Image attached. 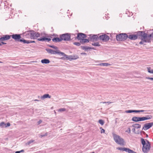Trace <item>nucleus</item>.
<instances>
[{
	"label": "nucleus",
	"mask_w": 153,
	"mask_h": 153,
	"mask_svg": "<svg viewBox=\"0 0 153 153\" xmlns=\"http://www.w3.org/2000/svg\"><path fill=\"white\" fill-rule=\"evenodd\" d=\"M135 33L137 36V39L138 38L140 39H143L145 42H147L149 43L151 42L152 35H149L143 31H139L136 32Z\"/></svg>",
	"instance_id": "f257e3e1"
},
{
	"label": "nucleus",
	"mask_w": 153,
	"mask_h": 153,
	"mask_svg": "<svg viewBox=\"0 0 153 153\" xmlns=\"http://www.w3.org/2000/svg\"><path fill=\"white\" fill-rule=\"evenodd\" d=\"M112 135L114 139L117 143L121 146L125 145V141L121 137L119 136L114 133H112Z\"/></svg>",
	"instance_id": "f03ea898"
},
{
	"label": "nucleus",
	"mask_w": 153,
	"mask_h": 153,
	"mask_svg": "<svg viewBox=\"0 0 153 153\" xmlns=\"http://www.w3.org/2000/svg\"><path fill=\"white\" fill-rule=\"evenodd\" d=\"M26 36L28 35L31 39H36L40 36V34L33 30L29 31L26 33Z\"/></svg>",
	"instance_id": "7ed1b4c3"
},
{
	"label": "nucleus",
	"mask_w": 153,
	"mask_h": 153,
	"mask_svg": "<svg viewBox=\"0 0 153 153\" xmlns=\"http://www.w3.org/2000/svg\"><path fill=\"white\" fill-rule=\"evenodd\" d=\"M128 34L126 33H121L117 34L116 39L117 41H123L127 39Z\"/></svg>",
	"instance_id": "20e7f679"
},
{
	"label": "nucleus",
	"mask_w": 153,
	"mask_h": 153,
	"mask_svg": "<svg viewBox=\"0 0 153 153\" xmlns=\"http://www.w3.org/2000/svg\"><path fill=\"white\" fill-rule=\"evenodd\" d=\"M141 143L143 145L142 150L144 153H147L150 150V144H146L144 139L142 138L141 139Z\"/></svg>",
	"instance_id": "39448f33"
},
{
	"label": "nucleus",
	"mask_w": 153,
	"mask_h": 153,
	"mask_svg": "<svg viewBox=\"0 0 153 153\" xmlns=\"http://www.w3.org/2000/svg\"><path fill=\"white\" fill-rule=\"evenodd\" d=\"M71 34L69 33H66L60 35V38L61 39L62 41H69L71 40Z\"/></svg>",
	"instance_id": "423d86ee"
},
{
	"label": "nucleus",
	"mask_w": 153,
	"mask_h": 153,
	"mask_svg": "<svg viewBox=\"0 0 153 153\" xmlns=\"http://www.w3.org/2000/svg\"><path fill=\"white\" fill-rule=\"evenodd\" d=\"M99 38L103 42H106L109 40V37L108 36L104 34L100 36Z\"/></svg>",
	"instance_id": "0eeeda50"
},
{
	"label": "nucleus",
	"mask_w": 153,
	"mask_h": 153,
	"mask_svg": "<svg viewBox=\"0 0 153 153\" xmlns=\"http://www.w3.org/2000/svg\"><path fill=\"white\" fill-rule=\"evenodd\" d=\"M153 126V122H151L150 123H145L143 127L142 130H146L151 127Z\"/></svg>",
	"instance_id": "6e6552de"
},
{
	"label": "nucleus",
	"mask_w": 153,
	"mask_h": 153,
	"mask_svg": "<svg viewBox=\"0 0 153 153\" xmlns=\"http://www.w3.org/2000/svg\"><path fill=\"white\" fill-rule=\"evenodd\" d=\"M86 37V35L82 33H78L76 38L78 40H81L85 38Z\"/></svg>",
	"instance_id": "1a4fd4ad"
},
{
	"label": "nucleus",
	"mask_w": 153,
	"mask_h": 153,
	"mask_svg": "<svg viewBox=\"0 0 153 153\" xmlns=\"http://www.w3.org/2000/svg\"><path fill=\"white\" fill-rule=\"evenodd\" d=\"M89 38H90V41L92 42L97 41L99 38V37L97 35H94L93 36L90 35Z\"/></svg>",
	"instance_id": "9d476101"
},
{
	"label": "nucleus",
	"mask_w": 153,
	"mask_h": 153,
	"mask_svg": "<svg viewBox=\"0 0 153 153\" xmlns=\"http://www.w3.org/2000/svg\"><path fill=\"white\" fill-rule=\"evenodd\" d=\"M128 38L131 40H135L137 39V36L135 33V34H130L128 33Z\"/></svg>",
	"instance_id": "9b49d317"
},
{
	"label": "nucleus",
	"mask_w": 153,
	"mask_h": 153,
	"mask_svg": "<svg viewBox=\"0 0 153 153\" xmlns=\"http://www.w3.org/2000/svg\"><path fill=\"white\" fill-rule=\"evenodd\" d=\"M51 39L50 38H47L46 37H44L42 38H38L37 39V40L39 41H40L42 42L45 41H47L48 42H49L51 40Z\"/></svg>",
	"instance_id": "f8f14e48"
},
{
	"label": "nucleus",
	"mask_w": 153,
	"mask_h": 153,
	"mask_svg": "<svg viewBox=\"0 0 153 153\" xmlns=\"http://www.w3.org/2000/svg\"><path fill=\"white\" fill-rule=\"evenodd\" d=\"M10 124L8 123L7 124L5 123L4 122H2L0 123V127L2 128L7 127L10 126Z\"/></svg>",
	"instance_id": "ddd939ff"
},
{
	"label": "nucleus",
	"mask_w": 153,
	"mask_h": 153,
	"mask_svg": "<svg viewBox=\"0 0 153 153\" xmlns=\"http://www.w3.org/2000/svg\"><path fill=\"white\" fill-rule=\"evenodd\" d=\"M46 50L48 53L51 54H57V50H56V51H54L51 49H46Z\"/></svg>",
	"instance_id": "4468645a"
},
{
	"label": "nucleus",
	"mask_w": 153,
	"mask_h": 153,
	"mask_svg": "<svg viewBox=\"0 0 153 153\" xmlns=\"http://www.w3.org/2000/svg\"><path fill=\"white\" fill-rule=\"evenodd\" d=\"M11 37L15 41H19V34H15L11 35Z\"/></svg>",
	"instance_id": "2eb2a0df"
},
{
	"label": "nucleus",
	"mask_w": 153,
	"mask_h": 153,
	"mask_svg": "<svg viewBox=\"0 0 153 153\" xmlns=\"http://www.w3.org/2000/svg\"><path fill=\"white\" fill-rule=\"evenodd\" d=\"M57 54L59 55L63 56L65 58H67L68 57L67 55L65 54L64 53L61 52L59 50H57Z\"/></svg>",
	"instance_id": "dca6fc26"
},
{
	"label": "nucleus",
	"mask_w": 153,
	"mask_h": 153,
	"mask_svg": "<svg viewBox=\"0 0 153 153\" xmlns=\"http://www.w3.org/2000/svg\"><path fill=\"white\" fill-rule=\"evenodd\" d=\"M52 41L54 42H60L62 41L61 38L55 37L52 39Z\"/></svg>",
	"instance_id": "f3484780"
},
{
	"label": "nucleus",
	"mask_w": 153,
	"mask_h": 153,
	"mask_svg": "<svg viewBox=\"0 0 153 153\" xmlns=\"http://www.w3.org/2000/svg\"><path fill=\"white\" fill-rule=\"evenodd\" d=\"M48 98H51V96L48 94H45L41 97V99L43 100Z\"/></svg>",
	"instance_id": "a211bd4d"
},
{
	"label": "nucleus",
	"mask_w": 153,
	"mask_h": 153,
	"mask_svg": "<svg viewBox=\"0 0 153 153\" xmlns=\"http://www.w3.org/2000/svg\"><path fill=\"white\" fill-rule=\"evenodd\" d=\"M89 41H90V39L89 40L88 39H82V40L80 41V42L81 44H83L85 43H88L89 42Z\"/></svg>",
	"instance_id": "6ab92c4d"
},
{
	"label": "nucleus",
	"mask_w": 153,
	"mask_h": 153,
	"mask_svg": "<svg viewBox=\"0 0 153 153\" xmlns=\"http://www.w3.org/2000/svg\"><path fill=\"white\" fill-rule=\"evenodd\" d=\"M131 120L135 122L140 121V117H134L132 118Z\"/></svg>",
	"instance_id": "aec40b11"
},
{
	"label": "nucleus",
	"mask_w": 153,
	"mask_h": 153,
	"mask_svg": "<svg viewBox=\"0 0 153 153\" xmlns=\"http://www.w3.org/2000/svg\"><path fill=\"white\" fill-rule=\"evenodd\" d=\"M41 62L43 64H48L50 62V61L48 59H45L42 60Z\"/></svg>",
	"instance_id": "412c9836"
},
{
	"label": "nucleus",
	"mask_w": 153,
	"mask_h": 153,
	"mask_svg": "<svg viewBox=\"0 0 153 153\" xmlns=\"http://www.w3.org/2000/svg\"><path fill=\"white\" fill-rule=\"evenodd\" d=\"M20 42H22L24 44H29L30 43V40H25L24 39H20Z\"/></svg>",
	"instance_id": "4be33fe9"
},
{
	"label": "nucleus",
	"mask_w": 153,
	"mask_h": 153,
	"mask_svg": "<svg viewBox=\"0 0 153 153\" xmlns=\"http://www.w3.org/2000/svg\"><path fill=\"white\" fill-rule=\"evenodd\" d=\"M97 65H100V66H108L111 65L110 64L105 63H102L100 64H98Z\"/></svg>",
	"instance_id": "5701e85b"
},
{
	"label": "nucleus",
	"mask_w": 153,
	"mask_h": 153,
	"mask_svg": "<svg viewBox=\"0 0 153 153\" xmlns=\"http://www.w3.org/2000/svg\"><path fill=\"white\" fill-rule=\"evenodd\" d=\"M132 126L136 128H140L141 126L139 124H135L133 125Z\"/></svg>",
	"instance_id": "b1692460"
},
{
	"label": "nucleus",
	"mask_w": 153,
	"mask_h": 153,
	"mask_svg": "<svg viewBox=\"0 0 153 153\" xmlns=\"http://www.w3.org/2000/svg\"><path fill=\"white\" fill-rule=\"evenodd\" d=\"M81 48L83 50H88L89 49H94L93 48H91L88 47H86L84 46H81Z\"/></svg>",
	"instance_id": "393cba45"
},
{
	"label": "nucleus",
	"mask_w": 153,
	"mask_h": 153,
	"mask_svg": "<svg viewBox=\"0 0 153 153\" xmlns=\"http://www.w3.org/2000/svg\"><path fill=\"white\" fill-rule=\"evenodd\" d=\"M3 36L6 40L9 39L11 37V35H6Z\"/></svg>",
	"instance_id": "a878e982"
},
{
	"label": "nucleus",
	"mask_w": 153,
	"mask_h": 153,
	"mask_svg": "<svg viewBox=\"0 0 153 153\" xmlns=\"http://www.w3.org/2000/svg\"><path fill=\"white\" fill-rule=\"evenodd\" d=\"M98 122L102 126L104 124V121L101 119L99 120L98 121Z\"/></svg>",
	"instance_id": "bb28decb"
},
{
	"label": "nucleus",
	"mask_w": 153,
	"mask_h": 153,
	"mask_svg": "<svg viewBox=\"0 0 153 153\" xmlns=\"http://www.w3.org/2000/svg\"><path fill=\"white\" fill-rule=\"evenodd\" d=\"M67 58H65L67 59H69L70 60H74V59H72V56H68Z\"/></svg>",
	"instance_id": "cd10ccee"
},
{
	"label": "nucleus",
	"mask_w": 153,
	"mask_h": 153,
	"mask_svg": "<svg viewBox=\"0 0 153 153\" xmlns=\"http://www.w3.org/2000/svg\"><path fill=\"white\" fill-rule=\"evenodd\" d=\"M147 69L148 70V72L150 73L153 74V69L151 70L150 67H147Z\"/></svg>",
	"instance_id": "c85d7f7f"
},
{
	"label": "nucleus",
	"mask_w": 153,
	"mask_h": 153,
	"mask_svg": "<svg viewBox=\"0 0 153 153\" xmlns=\"http://www.w3.org/2000/svg\"><path fill=\"white\" fill-rule=\"evenodd\" d=\"M92 45L96 46H99L100 45L99 44V43L98 42L92 43Z\"/></svg>",
	"instance_id": "c756f323"
},
{
	"label": "nucleus",
	"mask_w": 153,
	"mask_h": 153,
	"mask_svg": "<svg viewBox=\"0 0 153 153\" xmlns=\"http://www.w3.org/2000/svg\"><path fill=\"white\" fill-rule=\"evenodd\" d=\"M34 141V140H30L29 141H28L27 143H26V145H29L30 144L33 143Z\"/></svg>",
	"instance_id": "7c9ffc66"
},
{
	"label": "nucleus",
	"mask_w": 153,
	"mask_h": 153,
	"mask_svg": "<svg viewBox=\"0 0 153 153\" xmlns=\"http://www.w3.org/2000/svg\"><path fill=\"white\" fill-rule=\"evenodd\" d=\"M145 117V118H146V120L150 119L152 118V116L151 115H147Z\"/></svg>",
	"instance_id": "2f4dec72"
},
{
	"label": "nucleus",
	"mask_w": 153,
	"mask_h": 153,
	"mask_svg": "<svg viewBox=\"0 0 153 153\" xmlns=\"http://www.w3.org/2000/svg\"><path fill=\"white\" fill-rule=\"evenodd\" d=\"M146 118H145V117H140V121L146 120Z\"/></svg>",
	"instance_id": "473e14b6"
},
{
	"label": "nucleus",
	"mask_w": 153,
	"mask_h": 153,
	"mask_svg": "<svg viewBox=\"0 0 153 153\" xmlns=\"http://www.w3.org/2000/svg\"><path fill=\"white\" fill-rule=\"evenodd\" d=\"M48 46L51 48H53V49H58V48L56 46H54V45H48Z\"/></svg>",
	"instance_id": "72a5a7b5"
},
{
	"label": "nucleus",
	"mask_w": 153,
	"mask_h": 153,
	"mask_svg": "<svg viewBox=\"0 0 153 153\" xmlns=\"http://www.w3.org/2000/svg\"><path fill=\"white\" fill-rule=\"evenodd\" d=\"M80 42H74L73 43L74 45H76L77 46H79L80 45Z\"/></svg>",
	"instance_id": "f704fd0d"
},
{
	"label": "nucleus",
	"mask_w": 153,
	"mask_h": 153,
	"mask_svg": "<svg viewBox=\"0 0 153 153\" xmlns=\"http://www.w3.org/2000/svg\"><path fill=\"white\" fill-rule=\"evenodd\" d=\"M129 149H130L127 148H123V151H125L126 152H128Z\"/></svg>",
	"instance_id": "c9c22d12"
},
{
	"label": "nucleus",
	"mask_w": 153,
	"mask_h": 153,
	"mask_svg": "<svg viewBox=\"0 0 153 153\" xmlns=\"http://www.w3.org/2000/svg\"><path fill=\"white\" fill-rule=\"evenodd\" d=\"M125 112L126 113H133V110H128L126 111H125Z\"/></svg>",
	"instance_id": "e433bc0d"
},
{
	"label": "nucleus",
	"mask_w": 153,
	"mask_h": 153,
	"mask_svg": "<svg viewBox=\"0 0 153 153\" xmlns=\"http://www.w3.org/2000/svg\"><path fill=\"white\" fill-rule=\"evenodd\" d=\"M5 39L4 37V36H3V37H1L0 38V42L1 41H5Z\"/></svg>",
	"instance_id": "4c0bfd02"
},
{
	"label": "nucleus",
	"mask_w": 153,
	"mask_h": 153,
	"mask_svg": "<svg viewBox=\"0 0 153 153\" xmlns=\"http://www.w3.org/2000/svg\"><path fill=\"white\" fill-rule=\"evenodd\" d=\"M141 42H140L139 44L140 45H142V44H143V43L144 42H145L144 41V39L143 40V39H141Z\"/></svg>",
	"instance_id": "58836bf2"
},
{
	"label": "nucleus",
	"mask_w": 153,
	"mask_h": 153,
	"mask_svg": "<svg viewBox=\"0 0 153 153\" xmlns=\"http://www.w3.org/2000/svg\"><path fill=\"white\" fill-rule=\"evenodd\" d=\"M66 111V109L65 108H61L59 109L58 110L59 111H60V112L63 111Z\"/></svg>",
	"instance_id": "ea45409f"
},
{
	"label": "nucleus",
	"mask_w": 153,
	"mask_h": 153,
	"mask_svg": "<svg viewBox=\"0 0 153 153\" xmlns=\"http://www.w3.org/2000/svg\"><path fill=\"white\" fill-rule=\"evenodd\" d=\"M100 129H101V133H105V130L102 128V127H100Z\"/></svg>",
	"instance_id": "a19ab883"
},
{
	"label": "nucleus",
	"mask_w": 153,
	"mask_h": 153,
	"mask_svg": "<svg viewBox=\"0 0 153 153\" xmlns=\"http://www.w3.org/2000/svg\"><path fill=\"white\" fill-rule=\"evenodd\" d=\"M128 151H129L128 152V153H136V152H135L130 149H129Z\"/></svg>",
	"instance_id": "79ce46f5"
},
{
	"label": "nucleus",
	"mask_w": 153,
	"mask_h": 153,
	"mask_svg": "<svg viewBox=\"0 0 153 153\" xmlns=\"http://www.w3.org/2000/svg\"><path fill=\"white\" fill-rule=\"evenodd\" d=\"M126 132H127L128 134L130 133L131 132V129L130 128H128V129L126 131Z\"/></svg>",
	"instance_id": "37998d69"
},
{
	"label": "nucleus",
	"mask_w": 153,
	"mask_h": 153,
	"mask_svg": "<svg viewBox=\"0 0 153 153\" xmlns=\"http://www.w3.org/2000/svg\"><path fill=\"white\" fill-rule=\"evenodd\" d=\"M48 135V133H46L45 134H43V135H40V137L41 138L43 137H44L45 136H47Z\"/></svg>",
	"instance_id": "c03bdc74"
},
{
	"label": "nucleus",
	"mask_w": 153,
	"mask_h": 153,
	"mask_svg": "<svg viewBox=\"0 0 153 153\" xmlns=\"http://www.w3.org/2000/svg\"><path fill=\"white\" fill-rule=\"evenodd\" d=\"M72 56V59H74V60L79 58V57L77 56Z\"/></svg>",
	"instance_id": "a18cd8bd"
},
{
	"label": "nucleus",
	"mask_w": 153,
	"mask_h": 153,
	"mask_svg": "<svg viewBox=\"0 0 153 153\" xmlns=\"http://www.w3.org/2000/svg\"><path fill=\"white\" fill-rule=\"evenodd\" d=\"M146 79H150V80H153V78H152V77H146Z\"/></svg>",
	"instance_id": "49530a36"
},
{
	"label": "nucleus",
	"mask_w": 153,
	"mask_h": 153,
	"mask_svg": "<svg viewBox=\"0 0 153 153\" xmlns=\"http://www.w3.org/2000/svg\"><path fill=\"white\" fill-rule=\"evenodd\" d=\"M135 128H133L132 129V131H133L134 133L136 134V130H135Z\"/></svg>",
	"instance_id": "de8ad7c7"
},
{
	"label": "nucleus",
	"mask_w": 153,
	"mask_h": 153,
	"mask_svg": "<svg viewBox=\"0 0 153 153\" xmlns=\"http://www.w3.org/2000/svg\"><path fill=\"white\" fill-rule=\"evenodd\" d=\"M117 149L119 150H123V148H122L121 147H119L117 148Z\"/></svg>",
	"instance_id": "09e8293b"
},
{
	"label": "nucleus",
	"mask_w": 153,
	"mask_h": 153,
	"mask_svg": "<svg viewBox=\"0 0 153 153\" xmlns=\"http://www.w3.org/2000/svg\"><path fill=\"white\" fill-rule=\"evenodd\" d=\"M42 122V120H40L37 122L38 125H39Z\"/></svg>",
	"instance_id": "8fccbe9b"
},
{
	"label": "nucleus",
	"mask_w": 153,
	"mask_h": 153,
	"mask_svg": "<svg viewBox=\"0 0 153 153\" xmlns=\"http://www.w3.org/2000/svg\"><path fill=\"white\" fill-rule=\"evenodd\" d=\"M133 112L139 113V110H133Z\"/></svg>",
	"instance_id": "3c124183"
},
{
	"label": "nucleus",
	"mask_w": 153,
	"mask_h": 153,
	"mask_svg": "<svg viewBox=\"0 0 153 153\" xmlns=\"http://www.w3.org/2000/svg\"><path fill=\"white\" fill-rule=\"evenodd\" d=\"M0 42H1V43H0V44L1 45H2L6 44V43L4 42H3V41H1Z\"/></svg>",
	"instance_id": "603ef678"
},
{
	"label": "nucleus",
	"mask_w": 153,
	"mask_h": 153,
	"mask_svg": "<svg viewBox=\"0 0 153 153\" xmlns=\"http://www.w3.org/2000/svg\"><path fill=\"white\" fill-rule=\"evenodd\" d=\"M112 102H103V103H107L108 105L110 104Z\"/></svg>",
	"instance_id": "864d4df0"
},
{
	"label": "nucleus",
	"mask_w": 153,
	"mask_h": 153,
	"mask_svg": "<svg viewBox=\"0 0 153 153\" xmlns=\"http://www.w3.org/2000/svg\"><path fill=\"white\" fill-rule=\"evenodd\" d=\"M146 111L144 110H139V112H144V111Z\"/></svg>",
	"instance_id": "5fc2aeb1"
},
{
	"label": "nucleus",
	"mask_w": 153,
	"mask_h": 153,
	"mask_svg": "<svg viewBox=\"0 0 153 153\" xmlns=\"http://www.w3.org/2000/svg\"><path fill=\"white\" fill-rule=\"evenodd\" d=\"M146 141L147 142V143H146V144H150V142L149 141L146 140Z\"/></svg>",
	"instance_id": "6e6d98bb"
},
{
	"label": "nucleus",
	"mask_w": 153,
	"mask_h": 153,
	"mask_svg": "<svg viewBox=\"0 0 153 153\" xmlns=\"http://www.w3.org/2000/svg\"><path fill=\"white\" fill-rule=\"evenodd\" d=\"M35 43V41H34L30 40V43Z\"/></svg>",
	"instance_id": "4d7b16f0"
},
{
	"label": "nucleus",
	"mask_w": 153,
	"mask_h": 153,
	"mask_svg": "<svg viewBox=\"0 0 153 153\" xmlns=\"http://www.w3.org/2000/svg\"><path fill=\"white\" fill-rule=\"evenodd\" d=\"M143 133L144 134H146L145 132L144 131H142L140 132V134H141V133Z\"/></svg>",
	"instance_id": "13d9d810"
},
{
	"label": "nucleus",
	"mask_w": 153,
	"mask_h": 153,
	"mask_svg": "<svg viewBox=\"0 0 153 153\" xmlns=\"http://www.w3.org/2000/svg\"><path fill=\"white\" fill-rule=\"evenodd\" d=\"M81 54H82H82H83H83H84V55H87V54H86V53H81Z\"/></svg>",
	"instance_id": "bf43d9fd"
},
{
	"label": "nucleus",
	"mask_w": 153,
	"mask_h": 153,
	"mask_svg": "<svg viewBox=\"0 0 153 153\" xmlns=\"http://www.w3.org/2000/svg\"><path fill=\"white\" fill-rule=\"evenodd\" d=\"M24 150H21L20 151V153L21 152H24Z\"/></svg>",
	"instance_id": "052dcab7"
},
{
	"label": "nucleus",
	"mask_w": 153,
	"mask_h": 153,
	"mask_svg": "<svg viewBox=\"0 0 153 153\" xmlns=\"http://www.w3.org/2000/svg\"><path fill=\"white\" fill-rule=\"evenodd\" d=\"M150 35H152L151 37H153V32L151 33Z\"/></svg>",
	"instance_id": "680f3d73"
},
{
	"label": "nucleus",
	"mask_w": 153,
	"mask_h": 153,
	"mask_svg": "<svg viewBox=\"0 0 153 153\" xmlns=\"http://www.w3.org/2000/svg\"><path fill=\"white\" fill-rule=\"evenodd\" d=\"M15 153H19V151H16Z\"/></svg>",
	"instance_id": "e2e57ef3"
},
{
	"label": "nucleus",
	"mask_w": 153,
	"mask_h": 153,
	"mask_svg": "<svg viewBox=\"0 0 153 153\" xmlns=\"http://www.w3.org/2000/svg\"><path fill=\"white\" fill-rule=\"evenodd\" d=\"M34 101H39V100L36 99V100H35Z\"/></svg>",
	"instance_id": "0e129e2a"
},
{
	"label": "nucleus",
	"mask_w": 153,
	"mask_h": 153,
	"mask_svg": "<svg viewBox=\"0 0 153 153\" xmlns=\"http://www.w3.org/2000/svg\"><path fill=\"white\" fill-rule=\"evenodd\" d=\"M146 137H148V134H146Z\"/></svg>",
	"instance_id": "69168bd1"
},
{
	"label": "nucleus",
	"mask_w": 153,
	"mask_h": 153,
	"mask_svg": "<svg viewBox=\"0 0 153 153\" xmlns=\"http://www.w3.org/2000/svg\"><path fill=\"white\" fill-rule=\"evenodd\" d=\"M19 37H20V39L21 38V35H20V36H19Z\"/></svg>",
	"instance_id": "338daca9"
},
{
	"label": "nucleus",
	"mask_w": 153,
	"mask_h": 153,
	"mask_svg": "<svg viewBox=\"0 0 153 153\" xmlns=\"http://www.w3.org/2000/svg\"><path fill=\"white\" fill-rule=\"evenodd\" d=\"M137 134H139L140 133H139V132H138V133H137Z\"/></svg>",
	"instance_id": "774afa93"
}]
</instances>
